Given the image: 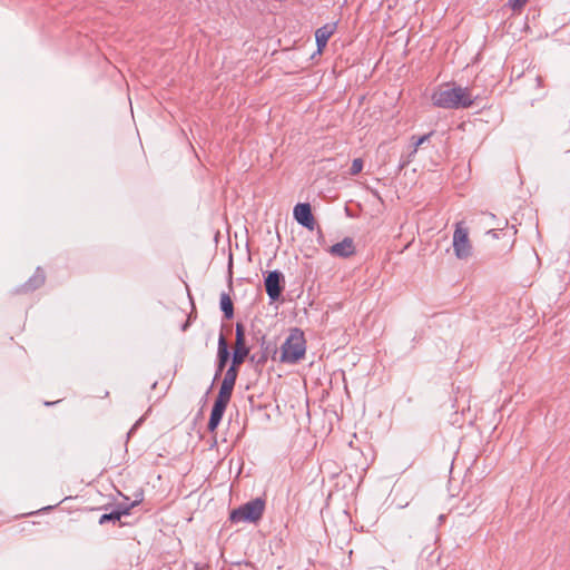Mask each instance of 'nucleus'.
I'll return each mask as SVG.
<instances>
[{"label": "nucleus", "mask_w": 570, "mask_h": 570, "mask_svg": "<svg viewBox=\"0 0 570 570\" xmlns=\"http://www.w3.org/2000/svg\"><path fill=\"white\" fill-rule=\"evenodd\" d=\"M433 105L445 109L469 108L474 102V97L468 88L448 86L441 87L432 95Z\"/></svg>", "instance_id": "obj_1"}, {"label": "nucleus", "mask_w": 570, "mask_h": 570, "mask_svg": "<svg viewBox=\"0 0 570 570\" xmlns=\"http://www.w3.org/2000/svg\"><path fill=\"white\" fill-rule=\"evenodd\" d=\"M265 510V501L261 498L250 500L230 512V521L234 523H255Z\"/></svg>", "instance_id": "obj_2"}, {"label": "nucleus", "mask_w": 570, "mask_h": 570, "mask_svg": "<svg viewBox=\"0 0 570 570\" xmlns=\"http://www.w3.org/2000/svg\"><path fill=\"white\" fill-rule=\"evenodd\" d=\"M453 249L456 258L459 259H466L472 255V244L469 238V229L463 226V222L455 224Z\"/></svg>", "instance_id": "obj_3"}, {"label": "nucleus", "mask_w": 570, "mask_h": 570, "mask_svg": "<svg viewBox=\"0 0 570 570\" xmlns=\"http://www.w3.org/2000/svg\"><path fill=\"white\" fill-rule=\"evenodd\" d=\"M306 353V341L299 328H292L287 336V363L302 360Z\"/></svg>", "instance_id": "obj_4"}, {"label": "nucleus", "mask_w": 570, "mask_h": 570, "mask_svg": "<svg viewBox=\"0 0 570 570\" xmlns=\"http://www.w3.org/2000/svg\"><path fill=\"white\" fill-rule=\"evenodd\" d=\"M281 278L282 273L278 271H273L267 274L264 281L265 289L269 298V305L274 307L275 313H277L278 306L276 302L281 297Z\"/></svg>", "instance_id": "obj_5"}, {"label": "nucleus", "mask_w": 570, "mask_h": 570, "mask_svg": "<svg viewBox=\"0 0 570 570\" xmlns=\"http://www.w3.org/2000/svg\"><path fill=\"white\" fill-rule=\"evenodd\" d=\"M293 216L295 220L307 228L314 230L316 227V220L312 214V207L308 203H299L294 207Z\"/></svg>", "instance_id": "obj_6"}, {"label": "nucleus", "mask_w": 570, "mask_h": 570, "mask_svg": "<svg viewBox=\"0 0 570 570\" xmlns=\"http://www.w3.org/2000/svg\"><path fill=\"white\" fill-rule=\"evenodd\" d=\"M248 353H249V350L245 343L244 327L240 324H237L236 325V343H235V350H234V354H233L232 366L237 367L238 365H240L245 361Z\"/></svg>", "instance_id": "obj_7"}, {"label": "nucleus", "mask_w": 570, "mask_h": 570, "mask_svg": "<svg viewBox=\"0 0 570 570\" xmlns=\"http://www.w3.org/2000/svg\"><path fill=\"white\" fill-rule=\"evenodd\" d=\"M237 367L235 366H230L226 371L216 400L227 403L229 402L237 379Z\"/></svg>", "instance_id": "obj_8"}, {"label": "nucleus", "mask_w": 570, "mask_h": 570, "mask_svg": "<svg viewBox=\"0 0 570 570\" xmlns=\"http://www.w3.org/2000/svg\"><path fill=\"white\" fill-rule=\"evenodd\" d=\"M355 252L354 242L352 238L346 237L342 242L334 244L330 248V253L338 257H350Z\"/></svg>", "instance_id": "obj_9"}, {"label": "nucleus", "mask_w": 570, "mask_h": 570, "mask_svg": "<svg viewBox=\"0 0 570 570\" xmlns=\"http://www.w3.org/2000/svg\"><path fill=\"white\" fill-rule=\"evenodd\" d=\"M227 404H228L227 402H224L220 400H215L214 406L212 409L209 422H208L209 431H212V432L215 431L216 428L219 425Z\"/></svg>", "instance_id": "obj_10"}, {"label": "nucleus", "mask_w": 570, "mask_h": 570, "mask_svg": "<svg viewBox=\"0 0 570 570\" xmlns=\"http://www.w3.org/2000/svg\"><path fill=\"white\" fill-rule=\"evenodd\" d=\"M335 29H336L335 23H327L316 30L315 38H316L318 52H322L323 49L326 47L327 41L331 38V36L334 33Z\"/></svg>", "instance_id": "obj_11"}, {"label": "nucleus", "mask_w": 570, "mask_h": 570, "mask_svg": "<svg viewBox=\"0 0 570 570\" xmlns=\"http://www.w3.org/2000/svg\"><path fill=\"white\" fill-rule=\"evenodd\" d=\"M292 407L296 409L294 416L297 420L305 419L308 415V402L306 393L303 390H297L296 404H292Z\"/></svg>", "instance_id": "obj_12"}, {"label": "nucleus", "mask_w": 570, "mask_h": 570, "mask_svg": "<svg viewBox=\"0 0 570 570\" xmlns=\"http://www.w3.org/2000/svg\"><path fill=\"white\" fill-rule=\"evenodd\" d=\"M228 358H229L228 346H227L224 335H220L219 340H218V365H217V372L215 375L216 377L220 374V372L225 367Z\"/></svg>", "instance_id": "obj_13"}, {"label": "nucleus", "mask_w": 570, "mask_h": 570, "mask_svg": "<svg viewBox=\"0 0 570 570\" xmlns=\"http://www.w3.org/2000/svg\"><path fill=\"white\" fill-rule=\"evenodd\" d=\"M432 135H433V131H431L426 135H423L416 139H415V137H412V141H413L412 147L413 148H412L411 153L406 156V158L402 160V163L400 165V169H403L413 160L415 154L417 153L419 147L422 146L424 142H426Z\"/></svg>", "instance_id": "obj_14"}, {"label": "nucleus", "mask_w": 570, "mask_h": 570, "mask_svg": "<svg viewBox=\"0 0 570 570\" xmlns=\"http://www.w3.org/2000/svg\"><path fill=\"white\" fill-rule=\"evenodd\" d=\"M45 282V274L43 272L38 268L32 277L28 281V283L24 285L26 291H32L38 287H40Z\"/></svg>", "instance_id": "obj_15"}, {"label": "nucleus", "mask_w": 570, "mask_h": 570, "mask_svg": "<svg viewBox=\"0 0 570 570\" xmlns=\"http://www.w3.org/2000/svg\"><path fill=\"white\" fill-rule=\"evenodd\" d=\"M220 308L226 318L229 320L233 317V315H234L233 302H232L229 295L226 293H223L220 295Z\"/></svg>", "instance_id": "obj_16"}, {"label": "nucleus", "mask_w": 570, "mask_h": 570, "mask_svg": "<svg viewBox=\"0 0 570 570\" xmlns=\"http://www.w3.org/2000/svg\"><path fill=\"white\" fill-rule=\"evenodd\" d=\"M121 512L119 511H112L110 513H105L100 517L99 519V523L100 524H105L109 521H112V522H116V521H119L120 520V517H121Z\"/></svg>", "instance_id": "obj_17"}, {"label": "nucleus", "mask_w": 570, "mask_h": 570, "mask_svg": "<svg viewBox=\"0 0 570 570\" xmlns=\"http://www.w3.org/2000/svg\"><path fill=\"white\" fill-rule=\"evenodd\" d=\"M363 169V160L361 158H355L352 163L350 174L355 176L360 174Z\"/></svg>", "instance_id": "obj_18"}, {"label": "nucleus", "mask_w": 570, "mask_h": 570, "mask_svg": "<svg viewBox=\"0 0 570 570\" xmlns=\"http://www.w3.org/2000/svg\"><path fill=\"white\" fill-rule=\"evenodd\" d=\"M529 0H509L510 7L514 10H521Z\"/></svg>", "instance_id": "obj_19"}, {"label": "nucleus", "mask_w": 570, "mask_h": 570, "mask_svg": "<svg viewBox=\"0 0 570 570\" xmlns=\"http://www.w3.org/2000/svg\"><path fill=\"white\" fill-rule=\"evenodd\" d=\"M275 354L281 362H285V342L276 347Z\"/></svg>", "instance_id": "obj_20"}, {"label": "nucleus", "mask_w": 570, "mask_h": 570, "mask_svg": "<svg viewBox=\"0 0 570 570\" xmlns=\"http://www.w3.org/2000/svg\"><path fill=\"white\" fill-rule=\"evenodd\" d=\"M51 508H52V507H51V505H49V507H47V508H43L42 510H50Z\"/></svg>", "instance_id": "obj_21"}]
</instances>
